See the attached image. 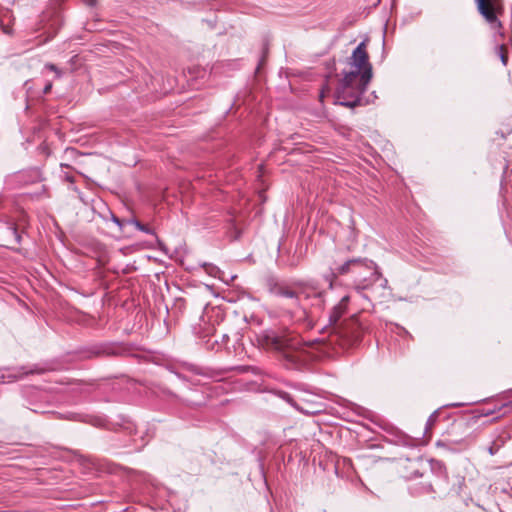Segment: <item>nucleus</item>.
<instances>
[{"instance_id":"1a4fd4ad","label":"nucleus","mask_w":512,"mask_h":512,"mask_svg":"<svg viewBox=\"0 0 512 512\" xmlns=\"http://www.w3.org/2000/svg\"><path fill=\"white\" fill-rule=\"evenodd\" d=\"M128 224L134 225L138 230L146 233V234H153V230L150 229L147 225L142 224L140 221H138L135 218H131L127 220Z\"/></svg>"},{"instance_id":"423d86ee","label":"nucleus","mask_w":512,"mask_h":512,"mask_svg":"<svg viewBox=\"0 0 512 512\" xmlns=\"http://www.w3.org/2000/svg\"><path fill=\"white\" fill-rule=\"evenodd\" d=\"M268 290L271 295L286 299L288 301L290 309L287 311L291 316L300 312L301 300L309 297V294L306 292L305 289H296L282 282L269 281Z\"/></svg>"},{"instance_id":"9d476101","label":"nucleus","mask_w":512,"mask_h":512,"mask_svg":"<svg viewBox=\"0 0 512 512\" xmlns=\"http://www.w3.org/2000/svg\"><path fill=\"white\" fill-rule=\"evenodd\" d=\"M438 417H439V411L436 410L434 411L427 419V422H426V428H425V432L428 433L432 430L433 426L435 425V423L437 422L438 420Z\"/></svg>"},{"instance_id":"9b49d317","label":"nucleus","mask_w":512,"mask_h":512,"mask_svg":"<svg viewBox=\"0 0 512 512\" xmlns=\"http://www.w3.org/2000/svg\"><path fill=\"white\" fill-rule=\"evenodd\" d=\"M26 197L31 200H39L43 197H49V195L47 194L45 186H43L40 192L29 193L26 195Z\"/></svg>"},{"instance_id":"0eeeda50","label":"nucleus","mask_w":512,"mask_h":512,"mask_svg":"<svg viewBox=\"0 0 512 512\" xmlns=\"http://www.w3.org/2000/svg\"><path fill=\"white\" fill-rule=\"evenodd\" d=\"M479 13L490 24H496L498 28L502 27L498 20V14L502 12V0H475Z\"/></svg>"},{"instance_id":"39448f33","label":"nucleus","mask_w":512,"mask_h":512,"mask_svg":"<svg viewBox=\"0 0 512 512\" xmlns=\"http://www.w3.org/2000/svg\"><path fill=\"white\" fill-rule=\"evenodd\" d=\"M405 474L403 477L407 480H415L425 477L426 480L420 482V487L414 491L415 494L433 492V482L429 474L439 480L446 481L448 479L446 466L442 461L431 459L427 463L421 459L409 461L405 466Z\"/></svg>"},{"instance_id":"7ed1b4c3","label":"nucleus","mask_w":512,"mask_h":512,"mask_svg":"<svg viewBox=\"0 0 512 512\" xmlns=\"http://www.w3.org/2000/svg\"><path fill=\"white\" fill-rule=\"evenodd\" d=\"M344 275L350 276L351 281L357 289H367L375 285L387 288L388 285L387 279L378 271L376 264L366 258L349 259L343 264L332 268L331 274L327 278L331 290L333 288V281L338 276Z\"/></svg>"},{"instance_id":"2eb2a0df","label":"nucleus","mask_w":512,"mask_h":512,"mask_svg":"<svg viewBox=\"0 0 512 512\" xmlns=\"http://www.w3.org/2000/svg\"><path fill=\"white\" fill-rule=\"evenodd\" d=\"M51 89H52V82H51V81H49V82H47V83L45 84V86H44V88H43V94H48V93H50Z\"/></svg>"},{"instance_id":"20e7f679","label":"nucleus","mask_w":512,"mask_h":512,"mask_svg":"<svg viewBox=\"0 0 512 512\" xmlns=\"http://www.w3.org/2000/svg\"><path fill=\"white\" fill-rule=\"evenodd\" d=\"M349 300L350 296L348 294L342 295L329 314V323L333 326L330 328L327 341L331 346L338 345L343 349H349L356 346L362 339L364 328L355 316L343 324L335 326L337 321L346 312Z\"/></svg>"},{"instance_id":"412c9836","label":"nucleus","mask_w":512,"mask_h":512,"mask_svg":"<svg viewBox=\"0 0 512 512\" xmlns=\"http://www.w3.org/2000/svg\"><path fill=\"white\" fill-rule=\"evenodd\" d=\"M437 446H444V443H442L441 441H438Z\"/></svg>"},{"instance_id":"f03ea898","label":"nucleus","mask_w":512,"mask_h":512,"mask_svg":"<svg viewBox=\"0 0 512 512\" xmlns=\"http://www.w3.org/2000/svg\"><path fill=\"white\" fill-rule=\"evenodd\" d=\"M258 342L264 349L277 353L291 366L297 365L306 349L315 343L302 341L297 333L287 328L264 330L258 336Z\"/></svg>"},{"instance_id":"dca6fc26","label":"nucleus","mask_w":512,"mask_h":512,"mask_svg":"<svg viewBox=\"0 0 512 512\" xmlns=\"http://www.w3.org/2000/svg\"><path fill=\"white\" fill-rule=\"evenodd\" d=\"M283 398H284L287 402H289L290 404H292L293 406H295L297 409H301L300 407H298L296 404H294V403H293V400H292V398H291V396H290L289 394L284 393V394H283Z\"/></svg>"},{"instance_id":"5701e85b","label":"nucleus","mask_w":512,"mask_h":512,"mask_svg":"<svg viewBox=\"0 0 512 512\" xmlns=\"http://www.w3.org/2000/svg\"><path fill=\"white\" fill-rule=\"evenodd\" d=\"M43 370H37L36 373L41 374Z\"/></svg>"},{"instance_id":"4be33fe9","label":"nucleus","mask_w":512,"mask_h":512,"mask_svg":"<svg viewBox=\"0 0 512 512\" xmlns=\"http://www.w3.org/2000/svg\"><path fill=\"white\" fill-rule=\"evenodd\" d=\"M489 452H490V454H493V453H494V452H493V448H492V447H490Z\"/></svg>"},{"instance_id":"6ab92c4d","label":"nucleus","mask_w":512,"mask_h":512,"mask_svg":"<svg viewBox=\"0 0 512 512\" xmlns=\"http://www.w3.org/2000/svg\"><path fill=\"white\" fill-rule=\"evenodd\" d=\"M229 340V336L227 334L222 335V345H226Z\"/></svg>"},{"instance_id":"6e6552de","label":"nucleus","mask_w":512,"mask_h":512,"mask_svg":"<svg viewBox=\"0 0 512 512\" xmlns=\"http://www.w3.org/2000/svg\"><path fill=\"white\" fill-rule=\"evenodd\" d=\"M512 408V401L501 404L500 406H495L493 409L483 410L482 415L489 416L495 413H499L503 409Z\"/></svg>"},{"instance_id":"f257e3e1","label":"nucleus","mask_w":512,"mask_h":512,"mask_svg":"<svg viewBox=\"0 0 512 512\" xmlns=\"http://www.w3.org/2000/svg\"><path fill=\"white\" fill-rule=\"evenodd\" d=\"M347 64L349 69L342 73L343 78L335 92V103L348 108L362 106L365 104L362 95L373 77V68L369 62L365 41L360 42L353 50Z\"/></svg>"},{"instance_id":"f3484780","label":"nucleus","mask_w":512,"mask_h":512,"mask_svg":"<svg viewBox=\"0 0 512 512\" xmlns=\"http://www.w3.org/2000/svg\"><path fill=\"white\" fill-rule=\"evenodd\" d=\"M83 1L85 2L86 5H88L90 7H94L97 4V0H83Z\"/></svg>"},{"instance_id":"a211bd4d","label":"nucleus","mask_w":512,"mask_h":512,"mask_svg":"<svg viewBox=\"0 0 512 512\" xmlns=\"http://www.w3.org/2000/svg\"><path fill=\"white\" fill-rule=\"evenodd\" d=\"M112 221H113L114 223H116L119 227H122V222H121V220H120L118 217H116L115 215H112Z\"/></svg>"},{"instance_id":"ddd939ff","label":"nucleus","mask_w":512,"mask_h":512,"mask_svg":"<svg viewBox=\"0 0 512 512\" xmlns=\"http://www.w3.org/2000/svg\"><path fill=\"white\" fill-rule=\"evenodd\" d=\"M45 68L54 72L56 74V77L57 78H61L62 77V71L55 65V64H52V63H47L45 65Z\"/></svg>"},{"instance_id":"b1692460","label":"nucleus","mask_w":512,"mask_h":512,"mask_svg":"<svg viewBox=\"0 0 512 512\" xmlns=\"http://www.w3.org/2000/svg\"><path fill=\"white\" fill-rule=\"evenodd\" d=\"M330 294H331V293L326 292V293H325V296H327V297H328V296H331Z\"/></svg>"},{"instance_id":"4468645a","label":"nucleus","mask_w":512,"mask_h":512,"mask_svg":"<svg viewBox=\"0 0 512 512\" xmlns=\"http://www.w3.org/2000/svg\"><path fill=\"white\" fill-rule=\"evenodd\" d=\"M205 269H206L207 273H209L210 275H212L214 277H217L218 273L220 272L219 269L212 264L205 265Z\"/></svg>"},{"instance_id":"f8f14e48","label":"nucleus","mask_w":512,"mask_h":512,"mask_svg":"<svg viewBox=\"0 0 512 512\" xmlns=\"http://www.w3.org/2000/svg\"><path fill=\"white\" fill-rule=\"evenodd\" d=\"M497 53L501 59L502 64L506 66L508 62L506 47L504 45L497 46Z\"/></svg>"},{"instance_id":"aec40b11","label":"nucleus","mask_w":512,"mask_h":512,"mask_svg":"<svg viewBox=\"0 0 512 512\" xmlns=\"http://www.w3.org/2000/svg\"><path fill=\"white\" fill-rule=\"evenodd\" d=\"M66 179H67L68 181H70V182H73V181H74L73 177H71V176H67V177H66Z\"/></svg>"}]
</instances>
